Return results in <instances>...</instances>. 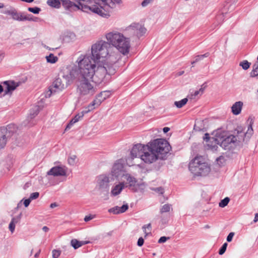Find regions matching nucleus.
Here are the masks:
<instances>
[{
	"instance_id": "obj_58",
	"label": "nucleus",
	"mask_w": 258,
	"mask_h": 258,
	"mask_svg": "<svg viewBox=\"0 0 258 258\" xmlns=\"http://www.w3.org/2000/svg\"><path fill=\"white\" fill-rule=\"evenodd\" d=\"M42 230L43 231H44L45 232H47L49 230V228L47 227V226H43V228H42Z\"/></svg>"
},
{
	"instance_id": "obj_15",
	"label": "nucleus",
	"mask_w": 258,
	"mask_h": 258,
	"mask_svg": "<svg viewBox=\"0 0 258 258\" xmlns=\"http://www.w3.org/2000/svg\"><path fill=\"white\" fill-rule=\"evenodd\" d=\"M64 85L62 83L60 78H56L52 83L51 86L50 87L49 92H50L47 95L50 97L53 92H55L56 90L60 91L64 89Z\"/></svg>"
},
{
	"instance_id": "obj_63",
	"label": "nucleus",
	"mask_w": 258,
	"mask_h": 258,
	"mask_svg": "<svg viewBox=\"0 0 258 258\" xmlns=\"http://www.w3.org/2000/svg\"><path fill=\"white\" fill-rule=\"evenodd\" d=\"M184 72V71H180V72H179L177 73V75H178V76H181L182 75H183V74Z\"/></svg>"
},
{
	"instance_id": "obj_31",
	"label": "nucleus",
	"mask_w": 258,
	"mask_h": 258,
	"mask_svg": "<svg viewBox=\"0 0 258 258\" xmlns=\"http://www.w3.org/2000/svg\"><path fill=\"white\" fill-rule=\"evenodd\" d=\"M210 53L209 52H207L204 54L202 55H198L195 57V60L193 61H191V63L192 64H195V63L198 62V61L203 59L205 57H207L209 56Z\"/></svg>"
},
{
	"instance_id": "obj_25",
	"label": "nucleus",
	"mask_w": 258,
	"mask_h": 258,
	"mask_svg": "<svg viewBox=\"0 0 258 258\" xmlns=\"http://www.w3.org/2000/svg\"><path fill=\"white\" fill-rule=\"evenodd\" d=\"M21 217L22 213H20L18 216L12 218L9 226V229L12 233H13V232L15 230V225L17 223L20 222V220L21 219Z\"/></svg>"
},
{
	"instance_id": "obj_5",
	"label": "nucleus",
	"mask_w": 258,
	"mask_h": 258,
	"mask_svg": "<svg viewBox=\"0 0 258 258\" xmlns=\"http://www.w3.org/2000/svg\"><path fill=\"white\" fill-rule=\"evenodd\" d=\"M95 5L91 7H84L85 10L90 9V11L100 16L108 18L110 16L112 9L115 7V3L119 4L121 0H92Z\"/></svg>"
},
{
	"instance_id": "obj_45",
	"label": "nucleus",
	"mask_w": 258,
	"mask_h": 258,
	"mask_svg": "<svg viewBox=\"0 0 258 258\" xmlns=\"http://www.w3.org/2000/svg\"><path fill=\"white\" fill-rule=\"evenodd\" d=\"M76 122V121H75V120H74L73 118H72V119L70 120V122H69V123L68 124V125H67V126H66V128H65V131H68V130H70V129L71 128V127L73 126V125L74 123H75Z\"/></svg>"
},
{
	"instance_id": "obj_40",
	"label": "nucleus",
	"mask_w": 258,
	"mask_h": 258,
	"mask_svg": "<svg viewBox=\"0 0 258 258\" xmlns=\"http://www.w3.org/2000/svg\"><path fill=\"white\" fill-rule=\"evenodd\" d=\"M52 253L53 258H58L60 255L61 251L60 250L53 249L52 251Z\"/></svg>"
},
{
	"instance_id": "obj_17",
	"label": "nucleus",
	"mask_w": 258,
	"mask_h": 258,
	"mask_svg": "<svg viewBox=\"0 0 258 258\" xmlns=\"http://www.w3.org/2000/svg\"><path fill=\"white\" fill-rule=\"evenodd\" d=\"M3 84L6 86V88L5 90V94H8L9 93L11 94L12 92L17 88V87L19 86L21 82H16L14 81H4Z\"/></svg>"
},
{
	"instance_id": "obj_18",
	"label": "nucleus",
	"mask_w": 258,
	"mask_h": 258,
	"mask_svg": "<svg viewBox=\"0 0 258 258\" xmlns=\"http://www.w3.org/2000/svg\"><path fill=\"white\" fill-rule=\"evenodd\" d=\"M47 174L54 176H65L66 175V171L61 167L55 166L51 168L47 172Z\"/></svg>"
},
{
	"instance_id": "obj_3",
	"label": "nucleus",
	"mask_w": 258,
	"mask_h": 258,
	"mask_svg": "<svg viewBox=\"0 0 258 258\" xmlns=\"http://www.w3.org/2000/svg\"><path fill=\"white\" fill-rule=\"evenodd\" d=\"M110 44L104 40L97 41L91 47V56L90 58L94 62L111 61L114 58H117L114 55L109 54Z\"/></svg>"
},
{
	"instance_id": "obj_16",
	"label": "nucleus",
	"mask_w": 258,
	"mask_h": 258,
	"mask_svg": "<svg viewBox=\"0 0 258 258\" xmlns=\"http://www.w3.org/2000/svg\"><path fill=\"white\" fill-rule=\"evenodd\" d=\"M79 75L78 70L72 69L69 71V72L63 75V78L66 80V84H70L75 79H77V82L78 81Z\"/></svg>"
},
{
	"instance_id": "obj_55",
	"label": "nucleus",
	"mask_w": 258,
	"mask_h": 258,
	"mask_svg": "<svg viewBox=\"0 0 258 258\" xmlns=\"http://www.w3.org/2000/svg\"><path fill=\"white\" fill-rule=\"evenodd\" d=\"M258 221V213L255 214L254 218L253 220L254 223H256Z\"/></svg>"
},
{
	"instance_id": "obj_38",
	"label": "nucleus",
	"mask_w": 258,
	"mask_h": 258,
	"mask_svg": "<svg viewBox=\"0 0 258 258\" xmlns=\"http://www.w3.org/2000/svg\"><path fill=\"white\" fill-rule=\"evenodd\" d=\"M28 10L34 14H38L41 11V9L37 7L33 8L29 7L28 8Z\"/></svg>"
},
{
	"instance_id": "obj_48",
	"label": "nucleus",
	"mask_w": 258,
	"mask_h": 258,
	"mask_svg": "<svg viewBox=\"0 0 258 258\" xmlns=\"http://www.w3.org/2000/svg\"><path fill=\"white\" fill-rule=\"evenodd\" d=\"M169 239V237L162 236L159 238L158 242L159 243H164V242H165L167 241V240H168Z\"/></svg>"
},
{
	"instance_id": "obj_1",
	"label": "nucleus",
	"mask_w": 258,
	"mask_h": 258,
	"mask_svg": "<svg viewBox=\"0 0 258 258\" xmlns=\"http://www.w3.org/2000/svg\"><path fill=\"white\" fill-rule=\"evenodd\" d=\"M171 149L169 143L163 139H157L146 145L137 144L130 152L131 158H140L146 164L152 163L158 159L164 160Z\"/></svg>"
},
{
	"instance_id": "obj_61",
	"label": "nucleus",
	"mask_w": 258,
	"mask_h": 258,
	"mask_svg": "<svg viewBox=\"0 0 258 258\" xmlns=\"http://www.w3.org/2000/svg\"><path fill=\"white\" fill-rule=\"evenodd\" d=\"M40 251H41V250H40V249H39L38 250V251L37 253H35V254L34 255L35 257L37 258L39 256V254L40 253Z\"/></svg>"
},
{
	"instance_id": "obj_39",
	"label": "nucleus",
	"mask_w": 258,
	"mask_h": 258,
	"mask_svg": "<svg viewBox=\"0 0 258 258\" xmlns=\"http://www.w3.org/2000/svg\"><path fill=\"white\" fill-rule=\"evenodd\" d=\"M227 243L226 242L222 245L218 252L220 255H222L225 253L227 248Z\"/></svg>"
},
{
	"instance_id": "obj_2",
	"label": "nucleus",
	"mask_w": 258,
	"mask_h": 258,
	"mask_svg": "<svg viewBox=\"0 0 258 258\" xmlns=\"http://www.w3.org/2000/svg\"><path fill=\"white\" fill-rule=\"evenodd\" d=\"M247 121L249 122V123L246 133L243 131L242 126H238L231 135L217 136V138L215 139L217 144L225 150H233L237 146H239L240 143L244 141V137L247 136L249 138L253 134L252 126L253 124V119L249 117Z\"/></svg>"
},
{
	"instance_id": "obj_22",
	"label": "nucleus",
	"mask_w": 258,
	"mask_h": 258,
	"mask_svg": "<svg viewBox=\"0 0 258 258\" xmlns=\"http://www.w3.org/2000/svg\"><path fill=\"white\" fill-rule=\"evenodd\" d=\"M128 208L127 204L123 205L121 207L115 206L108 210V212L113 214H119L125 212Z\"/></svg>"
},
{
	"instance_id": "obj_21",
	"label": "nucleus",
	"mask_w": 258,
	"mask_h": 258,
	"mask_svg": "<svg viewBox=\"0 0 258 258\" xmlns=\"http://www.w3.org/2000/svg\"><path fill=\"white\" fill-rule=\"evenodd\" d=\"M135 30V35L139 38L142 36L146 32V29L141 24L139 23L133 24Z\"/></svg>"
},
{
	"instance_id": "obj_44",
	"label": "nucleus",
	"mask_w": 258,
	"mask_h": 258,
	"mask_svg": "<svg viewBox=\"0 0 258 258\" xmlns=\"http://www.w3.org/2000/svg\"><path fill=\"white\" fill-rule=\"evenodd\" d=\"M76 159V156L75 155H73L68 159V162L69 164L73 165L75 163V160Z\"/></svg>"
},
{
	"instance_id": "obj_10",
	"label": "nucleus",
	"mask_w": 258,
	"mask_h": 258,
	"mask_svg": "<svg viewBox=\"0 0 258 258\" xmlns=\"http://www.w3.org/2000/svg\"><path fill=\"white\" fill-rule=\"evenodd\" d=\"M105 37L110 45L111 44L115 48L118 46L121 41L126 38L122 34L117 31L109 32L106 34Z\"/></svg>"
},
{
	"instance_id": "obj_30",
	"label": "nucleus",
	"mask_w": 258,
	"mask_h": 258,
	"mask_svg": "<svg viewBox=\"0 0 258 258\" xmlns=\"http://www.w3.org/2000/svg\"><path fill=\"white\" fill-rule=\"evenodd\" d=\"M71 245L75 249H78L82 246L81 241L78 240L76 239H73L71 240Z\"/></svg>"
},
{
	"instance_id": "obj_50",
	"label": "nucleus",
	"mask_w": 258,
	"mask_h": 258,
	"mask_svg": "<svg viewBox=\"0 0 258 258\" xmlns=\"http://www.w3.org/2000/svg\"><path fill=\"white\" fill-rule=\"evenodd\" d=\"M234 235V233L230 232L227 237L226 240L228 242H231L232 240L233 237Z\"/></svg>"
},
{
	"instance_id": "obj_46",
	"label": "nucleus",
	"mask_w": 258,
	"mask_h": 258,
	"mask_svg": "<svg viewBox=\"0 0 258 258\" xmlns=\"http://www.w3.org/2000/svg\"><path fill=\"white\" fill-rule=\"evenodd\" d=\"M142 228H143V231H144V233H145L146 236L147 235H148V233L146 232V228H147V229H149L150 230H151V225L150 223L148 224L147 225H144L143 226Z\"/></svg>"
},
{
	"instance_id": "obj_7",
	"label": "nucleus",
	"mask_w": 258,
	"mask_h": 258,
	"mask_svg": "<svg viewBox=\"0 0 258 258\" xmlns=\"http://www.w3.org/2000/svg\"><path fill=\"white\" fill-rule=\"evenodd\" d=\"M189 170L195 176H205L211 171V168L202 156H197L189 163Z\"/></svg>"
},
{
	"instance_id": "obj_27",
	"label": "nucleus",
	"mask_w": 258,
	"mask_h": 258,
	"mask_svg": "<svg viewBox=\"0 0 258 258\" xmlns=\"http://www.w3.org/2000/svg\"><path fill=\"white\" fill-rule=\"evenodd\" d=\"M89 112H90V110L87 109L85 107V109L82 111H81V112H80L78 114H77V115H76L75 116V117L73 118V119L75 120V121H76L77 122L79 120H80L81 118H82L85 114H87Z\"/></svg>"
},
{
	"instance_id": "obj_49",
	"label": "nucleus",
	"mask_w": 258,
	"mask_h": 258,
	"mask_svg": "<svg viewBox=\"0 0 258 258\" xmlns=\"http://www.w3.org/2000/svg\"><path fill=\"white\" fill-rule=\"evenodd\" d=\"M207 86L206 85V83H204L201 86V88L199 90V92H200V95L203 94V93H204V92L205 89L206 88Z\"/></svg>"
},
{
	"instance_id": "obj_41",
	"label": "nucleus",
	"mask_w": 258,
	"mask_h": 258,
	"mask_svg": "<svg viewBox=\"0 0 258 258\" xmlns=\"http://www.w3.org/2000/svg\"><path fill=\"white\" fill-rule=\"evenodd\" d=\"M25 18L27 19H25V21H36V20L37 19V18L34 17L33 16L30 14L26 15Z\"/></svg>"
},
{
	"instance_id": "obj_28",
	"label": "nucleus",
	"mask_w": 258,
	"mask_h": 258,
	"mask_svg": "<svg viewBox=\"0 0 258 258\" xmlns=\"http://www.w3.org/2000/svg\"><path fill=\"white\" fill-rule=\"evenodd\" d=\"M40 109L39 107L38 106H35L32 107L29 112V117L31 119L35 117L39 112Z\"/></svg>"
},
{
	"instance_id": "obj_51",
	"label": "nucleus",
	"mask_w": 258,
	"mask_h": 258,
	"mask_svg": "<svg viewBox=\"0 0 258 258\" xmlns=\"http://www.w3.org/2000/svg\"><path fill=\"white\" fill-rule=\"evenodd\" d=\"M144 240L142 237H140L137 242V245L141 247L144 244Z\"/></svg>"
},
{
	"instance_id": "obj_23",
	"label": "nucleus",
	"mask_w": 258,
	"mask_h": 258,
	"mask_svg": "<svg viewBox=\"0 0 258 258\" xmlns=\"http://www.w3.org/2000/svg\"><path fill=\"white\" fill-rule=\"evenodd\" d=\"M124 187V183L123 182H120L119 184L113 186L111 191V195L112 196L115 197L121 192Z\"/></svg>"
},
{
	"instance_id": "obj_14",
	"label": "nucleus",
	"mask_w": 258,
	"mask_h": 258,
	"mask_svg": "<svg viewBox=\"0 0 258 258\" xmlns=\"http://www.w3.org/2000/svg\"><path fill=\"white\" fill-rule=\"evenodd\" d=\"M123 165L122 163L117 161L115 163L112 168V176L116 178H118L120 176L122 177L125 174L123 170Z\"/></svg>"
},
{
	"instance_id": "obj_9",
	"label": "nucleus",
	"mask_w": 258,
	"mask_h": 258,
	"mask_svg": "<svg viewBox=\"0 0 258 258\" xmlns=\"http://www.w3.org/2000/svg\"><path fill=\"white\" fill-rule=\"evenodd\" d=\"M92 80L78 78L77 82V92L81 97H87L93 96L96 91V89L91 83Z\"/></svg>"
},
{
	"instance_id": "obj_26",
	"label": "nucleus",
	"mask_w": 258,
	"mask_h": 258,
	"mask_svg": "<svg viewBox=\"0 0 258 258\" xmlns=\"http://www.w3.org/2000/svg\"><path fill=\"white\" fill-rule=\"evenodd\" d=\"M122 177L128 182L130 186H134L137 182V179L129 174L125 173Z\"/></svg>"
},
{
	"instance_id": "obj_33",
	"label": "nucleus",
	"mask_w": 258,
	"mask_h": 258,
	"mask_svg": "<svg viewBox=\"0 0 258 258\" xmlns=\"http://www.w3.org/2000/svg\"><path fill=\"white\" fill-rule=\"evenodd\" d=\"M46 58L48 62L51 63L56 62L58 60V58L56 56H54L52 53H50L48 56H46Z\"/></svg>"
},
{
	"instance_id": "obj_8",
	"label": "nucleus",
	"mask_w": 258,
	"mask_h": 258,
	"mask_svg": "<svg viewBox=\"0 0 258 258\" xmlns=\"http://www.w3.org/2000/svg\"><path fill=\"white\" fill-rule=\"evenodd\" d=\"M61 3L63 8L70 12L81 10L84 12H88L90 11V9L85 10L84 7H91V6L83 5L80 2L76 4L73 0H47V4L49 6L55 8H59L60 7Z\"/></svg>"
},
{
	"instance_id": "obj_32",
	"label": "nucleus",
	"mask_w": 258,
	"mask_h": 258,
	"mask_svg": "<svg viewBox=\"0 0 258 258\" xmlns=\"http://www.w3.org/2000/svg\"><path fill=\"white\" fill-rule=\"evenodd\" d=\"M188 99L186 98H185L180 101H175L174 105L176 106L177 108H180L185 105Z\"/></svg>"
},
{
	"instance_id": "obj_57",
	"label": "nucleus",
	"mask_w": 258,
	"mask_h": 258,
	"mask_svg": "<svg viewBox=\"0 0 258 258\" xmlns=\"http://www.w3.org/2000/svg\"><path fill=\"white\" fill-rule=\"evenodd\" d=\"M170 130V128L168 127H165L163 129V131L164 133H167Z\"/></svg>"
},
{
	"instance_id": "obj_12",
	"label": "nucleus",
	"mask_w": 258,
	"mask_h": 258,
	"mask_svg": "<svg viewBox=\"0 0 258 258\" xmlns=\"http://www.w3.org/2000/svg\"><path fill=\"white\" fill-rule=\"evenodd\" d=\"M110 180L106 175H101L98 177L97 182L99 189L108 192L109 191V183Z\"/></svg>"
},
{
	"instance_id": "obj_24",
	"label": "nucleus",
	"mask_w": 258,
	"mask_h": 258,
	"mask_svg": "<svg viewBox=\"0 0 258 258\" xmlns=\"http://www.w3.org/2000/svg\"><path fill=\"white\" fill-rule=\"evenodd\" d=\"M243 106V102L237 101L234 103L231 107V111L234 115H238L240 113Z\"/></svg>"
},
{
	"instance_id": "obj_56",
	"label": "nucleus",
	"mask_w": 258,
	"mask_h": 258,
	"mask_svg": "<svg viewBox=\"0 0 258 258\" xmlns=\"http://www.w3.org/2000/svg\"><path fill=\"white\" fill-rule=\"evenodd\" d=\"M57 206V204L56 203H53L50 204V207L52 209L56 207Z\"/></svg>"
},
{
	"instance_id": "obj_4",
	"label": "nucleus",
	"mask_w": 258,
	"mask_h": 258,
	"mask_svg": "<svg viewBox=\"0 0 258 258\" xmlns=\"http://www.w3.org/2000/svg\"><path fill=\"white\" fill-rule=\"evenodd\" d=\"M117 58L111 60V61L107 62H95L96 63V68H95L94 75L92 81L96 84H100L105 82L106 75H112L115 73L114 64L117 62Z\"/></svg>"
},
{
	"instance_id": "obj_64",
	"label": "nucleus",
	"mask_w": 258,
	"mask_h": 258,
	"mask_svg": "<svg viewBox=\"0 0 258 258\" xmlns=\"http://www.w3.org/2000/svg\"><path fill=\"white\" fill-rule=\"evenodd\" d=\"M3 91H4L3 87L2 86V85L0 84V94L2 93Z\"/></svg>"
},
{
	"instance_id": "obj_62",
	"label": "nucleus",
	"mask_w": 258,
	"mask_h": 258,
	"mask_svg": "<svg viewBox=\"0 0 258 258\" xmlns=\"http://www.w3.org/2000/svg\"><path fill=\"white\" fill-rule=\"evenodd\" d=\"M107 98V96L106 95H105V96H102V97H100V99L101 100L102 99V102L105 100L106 98Z\"/></svg>"
},
{
	"instance_id": "obj_37",
	"label": "nucleus",
	"mask_w": 258,
	"mask_h": 258,
	"mask_svg": "<svg viewBox=\"0 0 258 258\" xmlns=\"http://www.w3.org/2000/svg\"><path fill=\"white\" fill-rule=\"evenodd\" d=\"M171 205L168 204L164 205L160 209V213L162 214L163 213L169 212L171 209Z\"/></svg>"
},
{
	"instance_id": "obj_60",
	"label": "nucleus",
	"mask_w": 258,
	"mask_h": 258,
	"mask_svg": "<svg viewBox=\"0 0 258 258\" xmlns=\"http://www.w3.org/2000/svg\"><path fill=\"white\" fill-rule=\"evenodd\" d=\"M198 95H200V92H199V90L196 91L194 93V96H197Z\"/></svg>"
},
{
	"instance_id": "obj_36",
	"label": "nucleus",
	"mask_w": 258,
	"mask_h": 258,
	"mask_svg": "<svg viewBox=\"0 0 258 258\" xmlns=\"http://www.w3.org/2000/svg\"><path fill=\"white\" fill-rule=\"evenodd\" d=\"M230 201V199L228 197H226L222 200L219 203V206L221 208H224L226 206Z\"/></svg>"
},
{
	"instance_id": "obj_34",
	"label": "nucleus",
	"mask_w": 258,
	"mask_h": 258,
	"mask_svg": "<svg viewBox=\"0 0 258 258\" xmlns=\"http://www.w3.org/2000/svg\"><path fill=\"white\" fill-rule=\"evenodd\" d=\"M251 64V63L246 60H243L239 63V66L242 67L244 70H247Z\"/></svg>"
},
{
	"instance_id": "obj_19",
	"label": "nucleus",
	"mask_w": 258,
	"mask_h": 258,
	"mask_svg": "<svg viewBox=\"0 0 258 258\" xmlns=\"http://www.w3.org/2000/svg\"><path fill=\"white\" fill-rule=\"evenodd\" d=\"M106 94L105 92H101L95 98V99L90 103L89 104L87 107L86 108L87 109H89L90 111L94 109L96 107L99 106L101 103L102 102V99L100 100V97L103 96Z\"/></svg>"
},
{
	"instance_id": "obj_47",
	"label": "nucleus",
	"mask_w": 258,
	"mask_h": 258,
	"mask_svg": "<svg viewBox=\"0 0 258 258\" xmlns=\"http://www.w3.org/2000/svg\"><path fill=\"white\" fill-rule=\"evenodd\" d=\"M153 0H144L141 4L143 7H147L149 4L153 2Z\"/></svg>"
},
{
	"instance_id": "obj_59",
	"label": "nucleus",
	"mask_w": 258,
	"mask_h": 258,
	"mask_svg": "<svg viewBox=\"0 0 258 258\" xmlns=\"http://www.w3.org/2000/svg\"><path fill=\"white\" fill-rule=\"evenodd\" d=\"M81 242L82 246L88 244L90 242L89 241H81Z\"/></svg>"
},
{
	"instance_id": "obj_13",
	"label": "nucleus",
	"mask_w": 258,
	"mask_h": 258,
	"mask_svg": "<svg viewBox=\"0 0 258 258\" xmlns=\"http://www.w3.org/2000/svg\"><path fill=\"white\" fill-rule=\"evenodd\" d=\"M130 47V38L126 37L121 41L118 46L116 47V48L122 54L126 55L128 53Z\"/></svg>"
},
{
	"instance_id": "obj_20",
	"label": "nucleus",
	"mask_w": 258,
	"mask_h": 258,
	"mask_svg": "<svg viewBox=\"0 0 258 258\" xmlns=\"http://www.w3.org/2000/svg\"><path fill=\"white\" fill-rule=\"evenodd\" d=\"M8 129L5 127L0 128V149L3 148L6 145L7 137H8Z\"/></svg>"
},
{
	"instance_id": "obj_29",
	"label": "nucleus",
	"mask_w": 258,
	"mask_h": 258,
	"mask_svg": "<svg viewBox=\"0 0 258 258\" xmlns=\"http://www.w3.org/2000/svg\"><path fill=\"white\" fill-rule=\"evenodd\" d=\"M250 77L251 78L257 77L258 78V63L253 64L252 70L250 73Z\"/></svg>"
},
{
	"instance_id": "obj_11",
	"label": "nucleus",
	"mask_w": 258,
	"mask_h": 258,
	"mask_svg": "<svg viewBox=\"0 0 258 258\" xmlns=\"http://www.w3.org/2000/svg\"><path fill=\"white\" fill-rule=\"evenodd\" d=\"M4 14L11 16L14 20L17 21H25L27 19L24 12H18L14 9L6 11Z\"/></svg>"
},
{
	"instance_id": "obj_42",
	"label": "nucleus",
	"mask_w": 258,
	"mask_h": 258,
	"mask_svg": "<svg viewBox=\"0 0 258 258\" xmlns=\"http://www.w3.org/2000/svg\"><path fill=\"white\" fill-rule=\"evenodd\" d=\"M153 190L155 191V192L159 193V194H163L164 192V188L162 187H158L156 188H153L152 189Z\"/></svg>"
},
{
	"instance_id": "obj_43",
	"label": "nucleus",
	"mask_w": 258,
	"mask_h": 258,
	"mask_svg": "<svg viewBox=\"0 0 258 258\" xmlns=\"http://www.w3.org/2000/svg\"><path fill=\"white\" fill-rule=\"evenodd\" d=\"M39 196V193L38 192H35L32 193L29 197L31 200H35L37 199Z\"/></svg>"
},
{
	"instance_id": "obj_53",
	"label": "nucleus",
	"mask_w": 258,
	"mask_h": 258,
	"mask_svg": "<svg viewBox=\"0 0 258 258\" xmlns=\"http://www.w3.org/2000/svg\"><path fill=\"white\" fill-rule=\"evenodd\" d=\"M203 139L205 141L207 142L210 139V137L209 134L206 133L204 135Z\"/></svg>"
},
{
	"instance_id": "obj_6",
	"label": "nucleus",
	"mask_w": 258,
	"mask_h": 258,
	"mask_svg": "<svg viewBox=\"0 0 258 258\" xmlns=\"http://www.w3.org/2000/svg\"><path fill=\"white\" fill-rule=\"evenodd\" d=\"M77 61L78 63V72L79 78L92 80L94 75L95 68L96 63L94 62L90 58V55L88 54L81 55Z\"/></svg>"
},
{
	"instance_id": "obj_54",
	"label": "nucleus",
	"mask_w": 258,
	"mask_h": 258,
	"mask_svg": "<svg viewBox=\"0 0 258 258\" xmlns=\"http://www.w3.org/2000/svg\"><path fill=\"white\" fill-rule=\"evenodd\" d=\"M92 219H93V217L92 216H91V215L86 216L84 218V221L85 222H88Z\"/></svg>"
},
{
	"instance_id": "obj_35",
	"label": "nucleus",
	"mask_w": 258,
	"mask_h": 258,
	"mask_svg": "<svg viewBox=\"0 0 258 258\" xmlns=\"http://www.w3.org/2000/svg\"><path fill=\"white\" fill-rule=\"evenodd\" d=\"M126 31L127 34L131 37L136 36V35H135V31L134 30L133 24L127 28Z\"/></svg>"
},
{
	"instance_id": "obj_52",
	"label": "nucleus",
	"mask_w": 258,
	"mask_h": 258,
	"mask_svg": "<svg viewBox=\"0 0 258 258\" xmlns=\"http://www.w3.org/2000/svg\"><path fill=\"white\" fill-rule=\"evenodd\" d=\"M31 201V200L29 198L25 200L24 201V205L25 207H27L29 205Z\"/></svg>"
}]
</instances>
